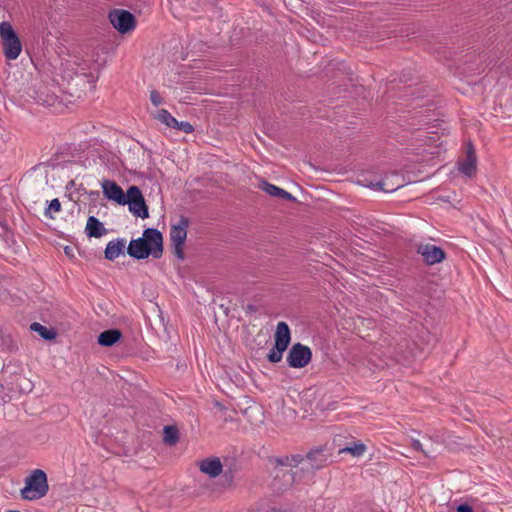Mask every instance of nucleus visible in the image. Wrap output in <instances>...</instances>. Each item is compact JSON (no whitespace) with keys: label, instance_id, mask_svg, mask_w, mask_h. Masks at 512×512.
I'll list each match as a JSON object with an SVG mask.
<instances>
[{"label":"nucleus","instance_id":"17","mask_svg":"<svg viewBox=\"0 0 512 512\" xmlns=\"http://www.w3.org/2000/svg\"><path fill=\"white\" fill-rule=\"evenodd\" d=\"M459 170L461 173L465 174L468 177H471L472 175L475 174L476 157L472 147L468 149L467 158L462 163H460Z\"/></svg>","mask_w":512,"mask_h":512},{"label":"nucleus","instance_id":"12","mask_svg":"<svg viewBox=\"0 0 512 512\" xmlns=\"http://www.w3.org/2000/svg\"><path fill=\"white\" fill-rule=\"evenodd\" d=\"M85 233L90 238H100L107 234V229L98 218L95 216H89L85 227Z\"/></svg>","mask_w":512,"mask_h":512},{"label":"nucleus","instance_id":"3","mask_svg":"<svg viewBox=\"0 0 512 512\" xmlns=\"http://www.w3.org/2000/svg\"><path fill=\"white\" fill-rule=\"evenodd\" d=\"M0 38L5 58L16 60L22 51V43L10 22L3 21L0 23Z\"/></svg>","mask_w":512,"mask_h":512},{"label":"nucleus","instance_id":"23","mask_svg":"<svg viewBox=\"0 0 512 512\" xmlns=\"http://www.w3.org/2000/svg\"><path fill=\"white\" fill-rule=\"evenodd\" d=\"M366 451V446L363 443H354L352 446H347L340 450L341 453H349L354 457H359Z\"/></svg>","mask_w":512,"mask_h":512},{"label":"nucleus","instance_id":"5","mask_svg":"<svg viewBox=\"0 0 512 512\" xmlns=\"http://www.w3.org/2000/svg\"><path fill=\"white\" fill-rule=\"evenodd\" d=\"M311 358L312 351L308 346L295 343L290 348L286 361L289 367L300 369L305 367L311 361Z\"/></svg>","mask_w":512,"mask_h":512},{"label":"nucleus","instance_id":"11","mask_svg":"<svg viewBox=\"0 0 512 512\" xmlns=\"http://www.w3.org/2000/svg\"><path fill=\"white\" fill-rule=\"evenodd\" d=\"M126 247V240L124 238H117L107 243L104 254L107 260L113 261L124 253Z\"/></svg>","mask_w":512,"mask_h":512},{"label":"nucleus","instance_id":"28","mask_svg":"<svg viewBox=\"0 0 512 512\" xmlns=\"http://www.w3.org/2000/svg\"><path fill=\"white\" fill-rule=\"evenodd\" d=\"M174 247V253L180 260H184L183 246L172 245Z\"/></svg>","mask_w":512,"mask_h":512},{"label":"nucleus","instance_id":"24","mask_svg":"<svg viewBox=\"0 0 512 512\" xmlns=\"http://www.w3.org/2000/svg\"><path fill=\"white\" fill-rule=\"evenodd\" d=\"M60 210H61V203L57 198H55L50 201L48 207L46 208L45 216L53 218L51 212H59Z\"/></svg>","mask_w":512,"mask_h":512},{"label":"nucleus","instance_id":"21","mask_svg":"<svg viewBox=\"0 0 512 512\" xmlns=\"http://www.w3.org/2000/svg\"><path fill=\"white\" fill-rule=\"evenodd\" d=\"M287 348L274 344L272 349L267 354V359L271 363H278L282 360L283 353Z\"/></svg>","mask_w":512,"mask_h":512},{"label":"nucleus","instance_id":"29","mask_svg":"<svg viewBox=\"0 0 512 512\" xmlns=\"http://www.w3.org/2000/svg\"><path fill=\"white\" fill-rule=\"evenodd\" d=\"M456 510L457 512H473L472 507L467 503L458 505Z\"/></svg>","mask_w":512,"mask_h":512},{"label":"nucleus","instance_id":"31","mask_svg":"<svg viewBox=\"0 0 512 512\" xmlns=\"http://www.w3.org/2000/svg\"><path fill=\"white\" fill-rule=\"evenodd\" d=\"M290 478H291V483L295 481V475L294 474L291 475Z\"/></svg>","mask_w":512,"mask_h":512},{"label":"nucleus","instance_id":"30","mask_svg":"<svg viewBox=\"0 0 512 512\" xmlns=\"http://www.w3.org/2000/svg\"><path fill=\"white\" fill-rule=\"evenodd\" d=\"M64 251H65V254H66V255H68V256H73V254H72L73 249H72L71 247L66 246V247L64 248Z\"/></svg>","mask_w":512,"mask_h":512},{"label":"nucleus","instance_id":"19","mask_svg":"<svg viewBox=\"0 0 512 512\" xmlns=\"http://www.w3.org/2000/svg\"><path fill=\"white\" fill-rule=\"evenodd\" d=\"M303 461L304 458L300 454L275 458V462L277 463V465L286 467H297Z\"/></svg>","mask_w":512,"mask_h":512},{"label":"nucleus","instance_id":"1","mask_svg":"<svg viewBox=\"0 0 512 512\" xmlns=\"http://www.w3.org/2000/svg\"><path fill=\"white\" fill-rule=\"evenodd\" d=\"M127 253L138 260L146 259L150 255L154 259H159L163 254L162 233L155 228L145 229L141 237L130 241Z\"/></svg>","mask_w":512,"mask_h":512},{"label":"nucleus","instance_id":"22","mask_svg":"<svg viewBox=\"0 0 512 512\" xmlns=\"http://www.w3.org/2000/svg\"><path fill=\"white\" fill-rule=\"evenodd\" d=\"M178 430L174 426L164 427V442L169 445H174L178 441Z\"/></svg>","mask_w":512,"mask_h":512},{"label":"nucleus","instance_id":"9","mask_svg":"<svg viewBox=\"0 0 512 512\" xmlns=\"http://www.w3.org/2000/svg\"><path fill=\"white\" fill-rule=\"evenodd\" d=\"M189 227V219L181 216L178 223L173 224L170 228L171 245L183 246L187 237V228Z\"/></svg>","mask_w":512,"mask_h":512},{"label":"nucleus","instance_id":"2","mask_svg":"<svg viewBox=\"0 0 512 512\" xmlns=\"http://www.w3.org/2000/svg\"><path fill=\"white\" fill-rule=\"evenodd\" d=\"M48 490L46 473L35 469L25 478V486L20 490V495L24 500L34 501L46 496Z\"/></svg>","mask_w":512,"mask_h":512},{"label":"nucleus","instance_id":"4","mask_svg":"<svg viewBox=\"0 0 512 512\" xmlns=\"http://www.w3.org/2000/svg\"><path fill=\"white\" fill-rule=\"evenodd\" d=\"M129 211L136 217L142 219L148 218V206L145 203V199L142 195L141 190L137 186H130L127 190V198Z\"/></svg>","mask_w":512,"mask_h":512},{"label":"nucleus","instance_id":"32","mask_svg":"<svg viewBox=\"0 0 512 512\" xmlns=\"http://www.w3.org/2000/svg\"><path fill=\"white\" fill-rule=\"evenodd\" d=\"M271 512H278V510L276 508H272Z\"/></svg>","mask_w":512,"mask_h":512},{"label":"nucleus","instance_id":"20","mask_svg":"<svg viewBox=\"0 0 512 512\" xmlns=\"http://www.w3.org/2000/svg\"><path fill=\"white\" fill-rule=\"evenodd\" d=\"M155 118L170 128L178 125V120L166 109L158 110L155 114Z\"/></svg>","mask_w":512,"mask_h":512},{"label":"nucleus","instance_id":"15","mask_svg":"<svg viewBox=\"0 0 512 512\" xmlns=\"http://www.w3.org/2000/svg\"><path fill=\"white\" fill-rule=\"evenodd\" d=\"M307 461L309 464V467L307 466V469L317 470L325 465L327 457L326 455L323 454L322 449H314L307 454Z\"/></svg>","mask_w":512,"mask_h":512},{"label":"nucleus","instance_id":"13","mask_svg":"<svg viewBox=\"0 0 512 512\" xmlns=\"http://www.w3.org/2000/svg\"><path fill=\"white\" fill-rule=\"evenodd\" d=\"M223 466L219 458L205 459L200 463V471L209 475L211 478L219 476Z\"/></svg>","mask_w":512,"mask_h":512},{"label":"nucleus","instance_id":"16","mask_svg":"<svg viewBox=\"0 0 512 512\" xmlns=\"http://www.w3.org/2000/svg\"><path fill=\"white\" fill-rule=\"evenodd\" d=\"M122 333L119 329L105 330L98 336V344L104 347H111L120 340Z\"/></svg>","mask_w":512,"mask_h":512},{"label":"nucleus","instance_id":"25","mask_svg":"<svg viewBox=\"0 0 512 512\" xmlns=\"http://www.w3.org/2000/svg\"><path fill=\"white\" fill-rule=\"evenodd\" d=\"M173 128L183 131L186 134L192 133L194 130L192 124L187 121H178V125H175Z\"/></svg>","mask_w":512,"mask_h":512},{"label":"nucleus","instance_id":"10","mask_svg":"<svg viewBox=\"0 0 512 512\" xmlns=\"http://www.w3.org/2000/svg\"><path fill=\"white\" fill-rule=\"evenodd\" d=\"M259 188L263 191H265L268 195L273 197H278L287 201L295 202L296 198L286 190L273 185L266 180H261L259 183Z\"/></svg>","mask_w":512,"mask_h":512},{"label":"nucleus","instance_id":"6","mask_svg":"<svg viewBox=\"0 0 512 512\" xmlns=\"http://www.w3.org/2000/svg\"><path fill=\"white\" fill-rule=\"evenodd\" d=\"M108 18L113 27L121 34L132 31L136 25L134 15L127 10H112L109 13Z\"/></svg>","mask_w":512,"mask_h":512},{"label":"nucleus","instance_id":"26","mask_svg":"<svg viewBox=\"0 0 512 512\" xmlns=\"http://www.w3.org/2000/svg\"><path fill=\"white\" fill-rule=\"evenodd\" d=\"M150 100L155 106H159L163 103V98L156 90L151 91Z\"/></svg>","mask_w":512,"mask_h":512},{"label":"nucleus","instance_id":"7","mask_svg":"<svg viewBox=\"0 0 512 512\" xmlns=\"http://www.w3.org/2000/svg\"><path fill=\"white\" fill-rule=\"evenodd\" d=\"M416 252L421 255L423 262L429 266L438 264L446 258V253L441 247L430 243H419L416 246Z\"/></svg>","mask_w":512,"mask_h":512},{"label":"nucleus","instance_id":"14","mask_svg":"<svg viewBox=\"0 0 512 512\" xmlns=\"http://www.w3.org/2000/svg\"><path fill=\"white\" fill-rule=\"evenodd\" d=\"M291 341L290 328L286 322H279L276 326L274 344L288 348Z\"/></svg>","mask_w":512,"mask_h":512},{"label":"nucleus","instance_id":"27","mask_svg":"<svg viewBox=\"0 0 512 512\" xmlns=\"http://www.w3.org/2000/svg\"><path fill=\"white\" fill-rule=\"evenodd\" d=\"M411 446L413 449L417 450V451H421L423 452L427 457H431V455L429 454L428 451H426L424 448H423V445L422 443L417 440V439H413L412 440V443H411Z\"/></svg>","mask_w":512,"mask_h":512},{"label":"nucleus","instance_id":"18","mask_svg":"<svg viewBox=\"0 0 512 512\" xmlns=\"http://www.w3.org/2000/svg\"><path fill=\"white\" fill-rule=\"evenodd\" d=\"M30 329L33 332L38 333L45 340H53L57 336V333L53 328L49 329L38 322H33L30 325Z\"/></svg>","mask_w":512,"mask_h":512},{"label":"nucleus","instance_id":"8","mask_svg":"<svg viewBox=\"0 0 512 512\" xmlns=\"http://www.w3.org/2000/svg\"><path fill=\"white\" fill-rule=\"evenodd\" d=\"M101 186L103 194L108 200L114 201L119 205H126V202H128V199H126L127 193L125 194L116 182L103 180Z\"/></svg>","mask_w":512,"mask_h":512}]
</instances>
